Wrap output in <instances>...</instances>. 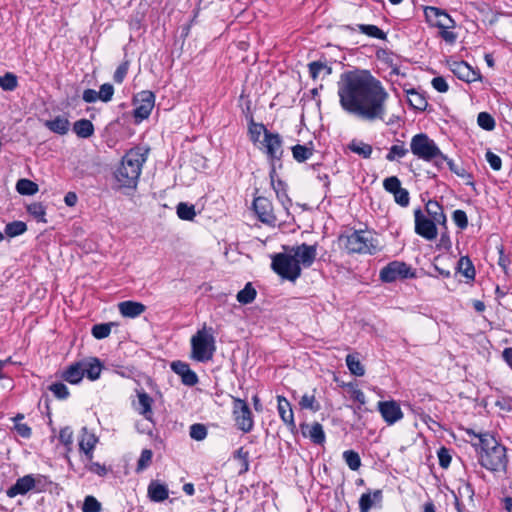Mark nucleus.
Here are the masks:
<instances>
[{"mask_svg": "<svg viewBox=\"0 0 512 512\" xmlns=\"http://www.w3.org/2000/svg\"><path fill=\"white\" fill-rule=\"evenodd\" d=\"M477 122L481 128L487 131H491L495 127V121L493 117L487 112L479 113L477 117Z\"/></svg>", "mask_w": 512, "mask_h": 512, "instance_id": "nucleus-46", "label": "nucleus"}, {"mask_svg": "<svg viewBox=\"0 0 512 512\" xmlns=\"http://www.w3.org/2000/svg\"><path fill=\"white\" fill-rule=\"evenodd\" d=\"M453 220L461 229L466 228L468 225L467 215L463 210H455L453 213Z\"/></svg>", "mask_w": 512, "mask_h": 512, "instance_id": "nucleus-57", "label": "nucleus"}, {"mask_svg": "<svg viewBox=\"0 0 512 512\" xmlns=\"http://www.w3.org/2000/svg\"><path fill=\"white\" fill-rule=\"evenodd\" d=\"M83 362L78 361L76 363L71 364L62 374V377L65 381L71 384L79 383L84 374Z\"/></svg>", "mask_w": 512, "mask_h": 512, "instance_id": "nucleus-23", "label": "nucleus"}, {"mask_svg": "<svg viewBox=\"0 0 512 512\" xmlns=\"http://www.w3.org/2000/svg\"><path fill=\"white\" fill-rule=\"evenodd\" d=\"M293 157L298 162H303L307 160L311 155L312 152L309 148H307L304 145H296L292 148Z\"/></svg>", "mask_w": 512, "mask_h": 512, "instance_id": "nucleus-48", "label": "nucleus"}, {"mask_svg": "<svg viewBox=\"0 0 512 512\" xmlns=\"http://www.w3.org/2000/svg\"><path fill=\"white\" fill-rule=\"evenodd\" d=\"M458 270L466 278L473 279L475 276V269L468 257H461L458 261Z\"/></svg>", "mask_w": 512, "mask_h": 512, "instance_id": "nucleus-38", "label": "nucleus"}, {"mask_svg": "<svg viewBox=\"0 0 512 512\" xmlns=\"http://www.w3.org/2000/svg\"><path fill=\"white\" fill-rule=\"evenodd\" d=\"M83 512H100L101 511V503L93 496H87L84 500Z\"/></svg>", "mask_w": 512, "mask_h": 512, "instance_id": "nucleus-50", "label": "nucleus"}, {"mask_svg": "<svg viewBox=\"0 0 512 512\" xmlns=\"http://www.w3.org/2000/svg\"><path fill=\"white\" fill-rule=\"evenodd\" d=\"M426 211L430 216L429 219L437 222L438 224H444L446 222V216L443 212V208L436 201H428L426 204Z\"/></svg>", "mask_w": 512, "mask_h": 512, "instance_id": "nucleus-29", "label": "nucleus"}, {"mask_svg": "<svg viewBox=\"0 0 512 512\" xmlns=\"http://www.w3.org/2000/svg\"><path fill=\"white\" fill-rule=\"evenodd\" d=\"M486 160L493 170L499 171L501 169L502 161L498 155L494 154L491 151H488L486 153Z\"/></svg>", "mask_w": 512, "mask_h": 512, "instance_id": "nucleus-60", "label": "nucleus"}, {"mask_svg": "<svg viewBox=\"0 0 512 512\" xmlns=\"http://www.w3.org/2000/svg\"><path fill=\"white\" fill-rule=\"evenodd\" d=\"M263 132L265 135H266V133H269L262 124H252L249 127V133H250L252 141H254V142L259 141L260 135Z\"/></svg>", "mask_w": 512, "mask_h": 512, "instance_id": "nucleus-58", "label": "nucleus"}, {"mask_svg": "<svg viewBox=\"0 0 512 512\" xmlns=\"http://www.w3.org/2000/svg\"><path fill=\"white\" fill-rule=\"evenodd\" d=\"M152 456L153 453L150 449H144L141 452L140 458L138 460L136 471L140 472L146 469L152 461Z\"/></svg>", "mask_w": 512, "mask_h": 512, "instance_id": "nucleus-49", "label": "nucleus"}, {"mask_svg": "<svg viewBox=\"0 0 512 512\" xmlns=\"http://www.w3.org/2000/svg\"><path fill=\"white\" fill-rule=\"evenodd\" d=\"M446 162L449 169L455 173L457 176L467 180V183H471L469 179L471 178V175L469 172L463 167L461 164L455 163L453 160L448 159L447 160H440V166L439 168H442L443 163Z\"/></svg>", "mask_w": 512, "mask_h": 512, "instance_id": "nucleus-34", "label": "nucleus"}, {"mask_svg": "<svg viewBox=\"0 0 512 512\" xmlns=\"http://www.w3.org/2000/svg\"><path fill=\"white\" fill-rule=\"evenodd\" d=\"M59 439L64 445H70L73 442V431L70 427L61 429Z\"/></svg>", "mask_w": 512, "mask_h": 512, "instance_id": "nucleus-62", "label": "nucleus"}, {"mask_svg": "<svg viewBox=\"0 0 512 512\" xmlns=\"http://www.w3.org/2000/svg\"><path fill=\"white\" fill-rule=\"evenodd\" d=\"M272 268L278 275L290 281H295L301 275V267L289 249L273 257Z\"/></svg>", "mask_w": 512, "mask_h": 512, "instance_id": "nucleus-7", "label": "nucleus"}, {"mask_svg": "<svg viewBox=\"0 0 512 512\" xmlns=\"http://www.w3.org/2000/svg\"><path fill=\"white\" fill-rule=\"evenodd\" d=\"M346 364L349 371L355 376H363L365 374L364 366L361 364L359 359H357L354 355H347Z\"/></svg>", "mask_w": 512, "mask_h": 512, "instance_id": "nucleus-35", "label": "nucleus"}, {"mask_svg": "<svg viewBox=\"0 0 512 512\" xmlns=\"http://www.w3.org/2000/svg\"><path fill=\"white\" fill-rule=\"evenodd\" d=\"M155 103V96L151 91H142L135 98L136 108L134 110L135 118L139 120L146 119Z\"/></svg>", "mask_w": 512, "mask_h": 512, "instance_id": "nucleus-11", "label": "nucleus"}, {"mask_svg": "<svg viewBox=\"0 0 512 512\" xmlns=\"http://www.w3.org/2000/svg\"><path fill=\"white\" fill-rule=\"evenodd\" d=\"M427 20L440 29H452L455 26L454 20L443 10L436 7H427L425 9Z\"/></svg>", "mask_w": 512, "mask_h": 512, "instance_id": "nucleus-13", "label": "nucleus"}, {"mask_svg": "<svg viewBox=\"0 0 512 512\" xmlns=\"http://www.w3.org/2000/svg\"><path fill=\"white\" fill-rule=\"evenodd\" d=\"M254 210L258 218L267 224H274L276 217L273 214L272 204L269 199L265 197H257L253 202Z\"/></svg>", "mask_w": 512, "mask_h": 512, "instance_id": "nucleus-14", "label": "nucleus"}, {"mask_svg": "<svg viewBox=\"0 0 512 512\" xmlns=\"http://www.w3.org/2000/svg\"><path fill=\"white\" fill-rule=\"evenodd\" d=\"M256 297V290L252 287L251 283H247L241 291L237 294V300L242 304L251 303Z\"/></svg>", "mask_w": 512, "mask_h": 512, "instance_id": "nucleus-36", "label": "nucleus"}, {"mask_svg": "<svg viewBox=\"0 0 512 512\" xmlns=\"http://www.w3.org/2000/svg\"><path fill=\"white\" fill-rule=\"evenodd\" d=\"M137 402H134L135 409L144 416L146 420L152 421V403L153 399L144 391L137 392Z\"/></svg>", "mask_w": 512, "mask_h": 512, "instance_id": "nucleus-19", "label": "nucleus"}, {"mask_svg": "<svg viewBox=\"0 0 512 512\" xmlns=\"http://www.w3.org/2000/svg\"><path fill=\"white\" fill-rule=\"evenodd\" d=\"M393 195L399 205L405 207L409 204V193L406 189L401 187Z\"/></svg>", "mask_w": 512, "mask_h": 512, "instance_id": "nucleus-59", "label": "nucleus"}, {"mask_svg": "<svg viewBox=\"0 0 512 512\" xmlns=\"http://www.w3.org/2000/svg\"><path fill=\"white\" fill-rule=\"evenodd\" d=\"M383 185H384V188L392 194H394L396 191H398V189L401 188V183H400L399 179L395 176L386 178L384 180Z\"/></svg>", "mask_w": 512, "mask_h": 512, "instance_id": "nucleus-55", "label": "nucleus"}, {"mask_svg": "<svg viewBox=\"0 0 512 512\" xmlns=\"http://www.w3.org/2000/svg\"><path fill=\"white\" fill-rule=\"evenodd\" d=\"M118 309L123 317L135 318L141 315L146 310V307L140 302L123 301L118 304Z\"/></svg>", "mask_w": 512, "mask_h": 512, "instance_id": "nucleus-21", "label": "nucleus"}, {"mask_svg": "<svg viewBox=\"0 0 512 512\" xmlns=\"http://www.w3.org/2000/svg\"><path fill=\"white\" fill-rule=\"evenodd\" d=\"M74 132L81 138H88L94 132V127L91 121L87 119H81L74 123Z\"/></svg>", "mask_w": 512, "mask_h": 512, "instance_id": "nucleus-31", "label": "nucleus"}, {"mask_svg": "<svg viewBox=\"0 0 512 512\" xmlns=\"http://www.w3.org/2000/svg\"><path fill=\"white\" fill-rule=\"evenodd\" d=\"M407 100L409 104L417 110H425L427 107V101L424 96L415 90L407 92Z\"/></svg>", "mask_w": 512, "mask_h": 512, "instance_id": "nucleus-33", "label": "nucleus"}, {"mask_svg": "<svg viewBox=\"0 0 512 512\" xmlns=\"http://www.w3.org/2000/svg\"><path fill=\"white\" fill-rule=\"evenodd\" d=\"M408 153V150L404 146V144L393 145L390 148L389 153L386 155V159L388 161H394L398 158L404 157Z\"/></svg>", "mask_w": 512, "mask_h": 512, "instance_id": "nucleus-47", "label": "nucleus"}, {"mask_svg": "<svg viewBox=\"0 0 512 512\" xmlns=\"http://www.w3.org/2000/svg\"><path fill=\"white\" fill-rule=\"evenodd\" d=\"M233 417L238 429L248 433L253 428V417L248 404L240 399L233 398Z\"/></svg>", "mask_w": 512, "mask_h": 512, "instance_id": "nucleus-8", "label": "nucleus"}, {"mask_svg": "<svg viewBox=\"0 0 512 512\" xmlns=\"http://www.w3.org/2000/svg\"><path fill=\"white\" fill-rule=\"evenodd\" d=\"M432 86L435 90H437L440 93H445L448 91V84L446 80L443 77H435L432 80Z\"/></svg>", "mask_w": 512, "mask_h": 512, "instance_id": "nucleus-63", "label": "nucleus"}, {"mask_svg": "<svg viewBox=\"0 0 512 512\" xmlns=\"http://www.w3.org/2000/svg\"><path fill=\"white\" fill-rule=\"evenodd\" d=\"M98 439L93 434L88 432L86 428L82 429L81 438L79 441L80 449L91 459L92 451L97 443Z\"/></svg>", "mask_w": 512, "mask_h": 512, "instance_id": "nucleus-26", "label": "nucleus"}, {"mask_svg": "<svg viewBox=\"0 0 512 512\" xmlns=\"http://www.w3.org/2000/svg\"><path fill=\"white\" fill-rule=\"evenodd\" d=\"M348 148L352 152H354V153H356L358 155H361L364 158H369L371 156V154H372V147H371V145L363 143V142L352 141L348 145Z\"/></svg>", "mask_w": 512, "mask_h": 512, "instance_id": "nucleus-39", "label": "nucleus"}, {"mask_svg": "<svg viewBox=\"0 0 512 512\" xmlns=\"http://www.w3.org/2000/svg\"><path fill=\"white\" fill-rule=\"evenodd\" d=\"M216 350L214 336L204 327L191 338V357L199 362L213 358Z\"/></svg>", "mask_w": 512, "mask_h": 512, "instance_id": "nucleus-6", "label": "nucleus"}, {"mask_svg": "<svg viewBox=\"0 0 512 512\" xmlns=\"http://www.w3.org/2000/svg\"><path fill=\"white\" fill-rule=\"evenodd\" d=\"M452 72L461 80L466 82H474L480 78L478 72H476L466 62H453L451 65Z\"/></svg>", "mask_w": 512, "mask_h": 512, "instance_id": "nucleus-18", "label": "nucleus"}, {"mask_svg": "<svg viewBox=\"0 0 512 512\" xmlns=\"http://www.w3.org/2000/svg\"><path fill=\"white\" fill-rule=\"evenodd\" d=\"M341 107L348 113L373 121L383 119L388 93L380 81L367 71H351L341 75L338 82Z\"/></svg>", "mask_w": 512, "mask_h": 512, "instance_id": "nucleus-1", "label": "nucleus"}, {"mask_svg": "<svg viewBox=\"0 0 512 512\" xmlns=\"http://www.w3.org/2000/svg\"><path fill=\"white\" fill-rule=\"evenodd\" d=\"M149 497L156 502L164 501L168 498V490L165 485L152 482L148 487Z\"/></svg>", "mask_w": 512, "mask_h": 512, "instance_id": "nucleus-30", "label": "nucleus"}, {"mask_svg": "<svg viewBox=\"0 0 512 512\" xmlns=\"http://www.w3.org/2000/svg\"><path fill=\"white\" fill-rule=\"evenodd\" d=\"M410 267L404 262L394 261L380 271V279L384 282H393L397 279L412 277Z\"/></svg>", "mask_w": 512, "mask_h": 512, "instance_id": "nucleus-9", "label": "nucleus"}, {"mask_svg": "<svg viewBox=\"0 0 512 512\" xmlns=\"http://www.w3.org/2000/svg\"><path fill=\"white\" fill-rule=\"evenodd\" d=\"M264 146L267 155L272 159H280L283 150L282 142L278 134L266 133Z\"/></svg>", "mask_w": 512, "mask_h": 512, "instance_id": "nucleus-20", "label": "nucleus"}, {"mask_svg": "<svg viewBox=\"0 0 512 512\" xmlns=\"http://www.w3.org/2000/svg\"><path fill=\"white\" fill-rule=\"evenodd\" d=\"M415 232L427 240H434L437 237V222L426 218L420 209L415 210Z\"/></svg>", "mask_w": 512, "mask_h": 512, "instance_id": "nucleus-10", "label": "nucleus"}, {"mask_svg": "<svg viewBox=\"0 0 512 512\" xmlns=\"http://www.w3.org/2000/svg\"><path fill=\"white\" fill-rule=\"evenodd\" d=\"M83 368H84V374L90 379V380H96L99 378L102 366L100 361L97 358H87L83 359Z\"/></svg>", "mask_w": 512, "mask_h": 512, "instance_id": "nucleus-28", "label": "nucleus"}, {"mask_svg": "<svg viewBox=\"0 0 512 512\" xmlns=\"http://www.w3.org/2000/svg\"><path fill=\"white\" fill-rule=\"evenodd\" d=\"M299 405L302 409H309L314 412L320 409V404L316 400L314 394H304L299 401Z\"/></svg>", "mask_w": 512, "mask_h": 512, "instance_id": "nucleus-41", "label": "nucleus"}, {"mask_svg": "<svg viewBox=\"0 0 512 512\" xmlns=\"http://www.w3.org/2000/svg\"><path fill=\"white\" fill-rule=\"evenodd\" d=\"M114 94V88L111 84H103L100 87V91L98 92V97L100 100L104 102H108L112 99V96Z\"/></svg>", "mask_w": 512, "mask_h": 512, "instance_id": "nucleus-54", "label": "nucleus"}, {"mask_svg": "<svg viewBox=\"0 0 512 512\" xmlns=\"http://www.w3.org/2000/svg\"><path fill=\"white\" fill-rule=\"evenodd\" d=\"M27 211L30 215H32L38 221H41L44 223L46 222V219H45L46 210H45V207L41 203L35 202L32 204H29L27 206Z\"/></svg>", "mask_w": 512, "mask_h": 512, "instance_id": "nucleus-44", "label": "nucleus"}, {"mask_svg": "<svg viewBox=\"0 0 512 512\" xmlns=\"http://www.w3.org/2000/svg\"><path fill=\"white\" fill-rule=\"evenodd\" d=\"M17 86V79L13 74L7 73L0 77V87L7 91H12Z\"/></svg>", "mask_w": 512, "mask_h": 512, "instance_id": "nucleus-52", "label": "nucleus"}, {"mask_svg": "<svg viewBox=\"0 0 512 512\" xmlns=\"http://www.w3.org/2000/svg\"><path fill=\"white\" fill-rule=\"evenodd\" d=\"M410 149L419 159L435 160L436 166H440V160H447V157L442 154L436 143L423 133L412 137Z\"/></svg>", "mask_w": 512, "mask_h": 512, "instance_id": "nucleus-5", "label": "nucleus"}, {"mask_svg": "<svg viewBox=\"0 0 512 512\" xmlns=\"http://www.w3.org/2000/svg\"><path fill=\"white\" fill-rule=\"evenodd\" d=\"M277 402H278V412H279V415H280L281 419L283 420V422L289 426L294 427L295 422H294L293 411H292L291 405L288 402V400L283 396H278Z\"/></svg>", "mask_w": 512, "mask_h": 512, "instance_id": "nucleus-25", "label": "nucleus"}, {"mask_svg": "<svg viewBox=\"0 0 512 512\" xmlns=\"http://www.w3.org/2000/svg\"><path fill=\"white\" fill-rule=\"evenodd\" d=\"M378 409L387 424L392 425L403 417L400 406L395 401H381Z\"/></svg>", "mask_w": 512, "mask_h": 512, "instance_id": "nucleus-15", "label": "nucleus"}, {"mask_svg": "<svg viewBox=\"0 0 512 512\" xmlns=\"http://www.w3.org/2000/svg\"><path fill=\"white\" fill-rule=\"evenodd\" d=\"M339 244L349 253L373 254L377 251V243L369 231L360 230L342 235L339 237Z\"/></svg>", "mask_w": 512, "mask_h": 512, "instance_id": "nucleus-4", "label": "nucleus"}, {"mask_svg": "<svg viewBox=\"0 0 512 512\" xmlns=\"http://www.w3.org/2000/svg\"><path fill=\"white\" fill-rule=\"evenodd\" d=\"M289 251L295 257L298 265L304 268L310 267L317 255V250L315 245H307L301 244L295 247L289 248Z\"/></svg>", "mask_w": 512, "mask_h": 512, "instance_id": "nucleus-12", "label": "nucleus"}, {"mask_svg": "<svg viewBox=\"0 0 512 512\" xmlns=\"http://www.w3.org/2000/svg\"><path fill=\"white\" fill-rule=\"evenodd\" d=\"M114 325L115 324L113 322L94 325L92 328V335L96 339H104L109 336L111 328Z\"/></svg>", "mask_w": 512, "mask_h": 512, "instance_id": "nucleus-43", "label": "nucleus"}, {"mask_svg": "<svg viewBox=\"0 0 512 512\" xmlns=\"http://www.w3.org/2000/svg\"><path fill=\"white\" fill-rule=\"evenodd\" d=\"M35 485V478L32 475H25L17 479L16 483L6 491V494L10 498H14L17 495H25L29 491L33 490Z\"/></svg>", "mask_w": 512, "mask_h": 512, "instance_id": "nucleus-16", "label": "nucleus"}, {"mask_svg": "<svg viewBox=\"0 0 512 512\" xmlns=\"http://www.w3.org/2000/svg\"><path fill=\"white\" fill-rule=\"evenodd\" d=\"M50 390L60 399L66 398L69 394L67 387L63 383H55L51 385Z\"/></svg>", "mask_w": 512, "mask_h": 512, "instance_id": "nucleus-61", "label": "nucleus"}, {"mask_svg": "<svg viewBox=\"0 0 512 512\" xmlns=\"http://www.w3.org/2000/svg\"><path fill=\"white\" fill-rule=\"evenodd\" d=\"M439 464L443 468H447L451 462V456L445 448H441L438 452Z\"/></svg>", "mask_w": 512, "mask_h": 512, "instance_id": "nucleus-64", "label": "nucleus"}, {"mask_svg": "<svg viewBox=\"0 0 512 512\" xmlns=\"http://www.w3.org/2000/svg\"><path fill=\"white\" fill-rule=\"evenodd\" d=\"M27 226L22 221H13L5 227V234L8 237H16L26 232Z\"/></svg>", "mask_w": 512, "mask_h": 512, "instance_id": "nucleus-37", "label": "nucleus"}, {"mask_svg": "<svg viewBox=\"0 0 512 512\" xmlns=\"http://www.w3.org/2000/svg\"><path fill=\"white\" fill-rule=\"evenodd\" d=\"M358 28L360 32L373 38L385 39L386 37V34L375 25L360 24Z\"/></svg>", "mask_w": 512, "mask_h": 512, "instance_id": "nucleus-45", "label": "nucleus"}, {"mask_svg": "<svg viewBox=\"0 0 512 512\" xmlns=\"http://www.w3.org/2000/svg\"><path fill=\"white\" fill-rule=\"evenodd\" d=\"M343 458L351 470L357 471L360 468L361 459L357 452L353 450L344 451Z\"/></svg>", "mask_w": 512, "mask_h": 512, "instance_id": "nucleus-40", "label": "nucleus"}, {"mask_svg": "<svg viewBox=\"0 0 512 512\" xmlns=\"http://www.w3.org/2000/svg\"><path fill=\"white\" fill-rule=\"evenodd\" d=\"M382 500V491L375 490L373 494L364 493L361 495L359 500V509L360 512H369L372 506L376 503L381 502Z\"/></svg>", "mask_w": 512, "mask_h": 512, "instance_id": "nucleus-27", "label": "nucleus"}, {"mask_svg": "<svg viewBox=\"0 0 512 512\" xmlns=\"http://www.w3.org/2000/svg\"><path fill=\"white\" fill-rule=\"evenodd\" d=\"M45 127L50 131L59 135H64L69 131L70 122L65 116H57L52 120H46L44 122Z\"/></svg>", "mask_w": 512, "mask_h": 512, "instance_id": "nucleus-24", "label": "nucleus"}, {"mask_svg": "<svg viewBox=\"0 0 512 512\" xmlns=\"http://www.w3.org/2000/svg\"><path fill=\"white\" fill-rule=\"evenodd\" d=\"M207 436V429L203 424H193L190 427V437L194 440L201 441Z\"/></svg>", "mask_w": 512, "mask_h": 512, "instance_id": "nucleus-51", "label": "nucleus"}, {"mask_svg": "<svg viewBox=\"0 0 512 512\" xmlns=\"http://www.w3.org/2000/svg\"><path fill=\"white\" fill-rule=\"evenodd\" d=\"M146 151L135 148L128 151L115 172V179L120 187L133 188L136 186L143 163L146 161Z\"/></svg>", "mask_w": 512, "mask_h": 512, "instance_id": "nucleus-2", "label": "nucleus"}, {"mask_svg": "<svg viewBox=\"0 0 512 512\" xmlns=\"http://www.w3.org/2000/svg\"><path fill=\"white\" fill-rule=\"evenodd\" d=\"M323 70H325L327 74L330 73V69L320 62H312L309 64V72L313 79H316Z\"/></svg>", "mask_w": 512, "mask_h": 512, "instance_id": "nucleus-56", "label": "nucleus"}, {"mask_svg": "<svg viewBox=\"0 0 512 512\" xmlns=\"http://www.w3.org/2000/svg\"><path fill=\"white\" fill-rule=\"evenodd\" d=\"M177 215L183 220H193L196 215L195 208L193 205L181 202L177 206Z\"/></svg>", "mask_w": 512, "mask_h": 512, "instance_id": "nucleus-42", "label": "nucleus"}, {"mask_svg": "<svg viewBox=\"0 0 512 512\" xmlns=\"http://www.w3.org/2000/svg\"><path fill=\"white\" fill-rule=\"evenodd\" d=\"M481 451L479 461L483 467L491 471L504 470L507 464L506 448L489 434L479 436Z\"/></svg>", "mask_w": 512, "mask_h": 512, "instance_id": "nucleus-3", "label": "nucleus"}, {"mask_svg": "<svg viewBox=\"0 0 512 512\" xmlns=\"http://www.w3.org/2000/svg\"><path fill=\"white\" fill-rule=\"evenodd\" d=\"M234 457L240 461L241 465V473L247 472L249 469V461H248V452L244 451L243 448H239L236 452Z\"/></svg>", "mask_w": 512, "mask_h": 512, "instance_id": "nucleus-53", "label": "nucleus"}, {"mask_svg": "<svg viewBox=\"0 0 512 512\" xmlns=\"http://www.w3.org/2000/svg\"><path fill=\"white\" fill-rule=\"evenodd\" d=\"M171 369L181 377L182 382L185 385L193 386L198 382V377L194 371H192L189 365L182 361H174L171 364Z\"/></svg>", "mask_w": 512, "mask_h": 512, "instance_id": "nucleus-17", "label": "nucleus"}, {"mask_svg": "<svg viewBox=\"0 0 512 512\" xmlns=\"http://www.w3.org/2000/svg\"><path fill=\"white\" fill-rule=\"evenodd\" d=\"M16 190L21 195H33L38 192V185L29 179H20L17 181Z\"/></svg>", "mask_w": 512, "mask_h": 512, "instance_id": "nucleus-32", "label": "nucleus"}, {"mask_svg": "<svg viewBox=\"0 0 512 512\" xmlns=\"http://www.w3.org/2000/svg\"><path fill=\"white\" fill-rule=\"evenodd\" d=\"M301 429L303 435L309 437L314 443L322 444L325 441V433L320 423L303 424Z\"/></svg>", "mask_w": 512, "mask_h": 512, "instance_id": "nucleus-22", "label": "nucleus"}]
</instances>
